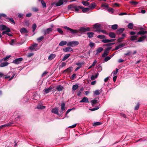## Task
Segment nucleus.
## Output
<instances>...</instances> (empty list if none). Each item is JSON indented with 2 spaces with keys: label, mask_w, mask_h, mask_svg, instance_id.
<instances>
[{
  "label": "nucleus",
  "mask_w": 147,
  "mask_h": 147,
  "mask_svg": "<svg viewBox=\"0 0 147 147\" xmlns=\"http://www.w3.org/2000/svg\"><path fill=\"white\" fill-rule=\"evenodd\" d=\"M63 27L65 29H66L67 30L69 31V32L73 34L77 33L79 31L81 32H82L84 33L86 32L91 31V30L90 28L88 27H81L80 28V29H79L78 30L72 29L66 26H64Z\"/></svg>",
  "instance_id": "nucleus-1"
},
{
  "label": "nucleus",
  "mask_w": 147,
  "mask_h": 147,
  "mask_svg": "<svg viewBox=\"0 0 147 147\" xmlns=\"http://www.w3.org/2000/svg\"><path fill=\"white\" fill-rule=\"evenodd\" d=\"M80 6L75 5L74 4H71L69 5L68 6V9H72L73 10V9H74L75 11L77 12H79V7Z\"/></svg>",
  "instance_id": "nucleus-2"
},
{
  "label": "nucleus",
  "mask_w": 147,
  "mask_h": 147,
  "mask_svg": "<svg viewBox=\"0 0 147 147\" xmlns=\"http://www.w3.org/2000/svg\"><path fill=\"white\" fill-rule=\"evenodd\" d=\"M79 42L76 41H73L69 42L67 44V45L69 47H74L79 44Z\"/></svg>",
  "instance_id": "nucleus-3"
},
{
  "label": "nucleus",
  "mask_w": 147,
  "mask_h": 147,
  "mask_svg": "<svg viewBox=\"0 0 147 147\" xmlns=\"http://www.w3.org/2000/svg\"><path fill=\"white\" fill-rule=\"evenodd\" d=\"M54 88L53 86H51L49 88H45L43 91L44 94H46L50 92Z\"/></svg>",
  "instance_id": "nucleus-4"
},
{
  "label": "nucleus",
  "mask_w": 147,
  "mask_h": 147,
  "mask_svg": "<svg viewBox=\"0 0 147 147\" xmlns=\"http://www.w3.org/2000/svg\"><path fill=\"white\" fill-rule=\"evenodd\" d=\"M111 47H109L106 49L104 51V53L102 55V57H105L107 56L109 53V51L111 50Z\"/></svg>",
  "instance_id": "nucleus-5"
},
{
  "label": "nucleus",
  "mask_w": 147,
  "mask_h": 147,
  "mask_svg": "<svg viewBox=\"0 0 147 147\" xmlns=\"http://www.w3.org/2000/svg\"><path fill=\"white\" fill-rule=\"evenodd\" d=\"M147 38V35L142 36L139 38L138 40L136 42H140L144 41V40Z\"/></svg>",
  "instance_id": "nucleus-6"
},
{
  "label": "nucleus",
  "mask_w": 147,
  "mask_h": 147,
  "mask_svg": "<svg viewBox=\"0 0 147 147\" xmlns=\"http://www.w3.org/2000/svg\"><path fill=\"white\" fill-rule=\"evenodd\" d=\"M23 59L22 57L16 59L13 61V62L16 64L20 63L21 61H22Z\"/></svg>",
  "instance_id": "nucleus-7"
},
{
  "label": "nucleus",
  "mask_w": 147,
  "mask_h": 147,
  "mask_svg": "<svg viewBox=\"0 0 147 147\" xmlns=\"http://www.w3.org/2000/svg\"><path fill=\"white\" fill-rule=\"evenodd\" d=\"M13 123L12 121H10L9 123L6 124L4 125H2L0 126V129L3 128L8 127L11 126L12 124Z\"/></svg>",
  "instance_id": "nucleus-8"
},
{
  "label": "nucleus",
  "mask_w": 147,
  "mask_h": 147,
  "mask_svg": "<svg viewBox=\"0 0 147 147\" xmlns=\"http://www.w3.org/2000/svg\"><path fill=\"white\" fill-rule=\"evenodd\" d=\"M79 7V9H82V11L84 13H86L88 11L90 10V8H84L81 6H80Z\"/></svg>",
  "instance_id": "nucleus-9"
},
{
  "label": "nucleus",
  "mask_w": 147,
  "mask_h": 147,
  "mask_svg": "<svg viewBox=\"0 0 147 147\" xmlns=\"http://www.w3.org/2000/svg\"><path fill=\"white\" fill-rule=\"evenodd\" d=\"M96 6V5L95 3H92L90 4H89V8H90V9H94Z\"/></svg>",
  "instance_id": "nucleus-10"
},
{
  "label": "nucleus",
  "mask_w": 147,
  "mask_h": 147,
  "mask_svg": "<svg viewBox=\"0 0 147 147\" xmlns=\"http://www.w3.org/2000/svg\"><path fill=\"white\" fill-rule=\"evenodd\" d=\"M63 51L65 52H71L73 51L72 49L70 47H67L63 49Z\"/></svg>",
  "instance_id": "nucleus-11"
},
{
  "label": "nucleus",
  "mask_w": 147,
  "mask_h": 147,
  "mask_svg": "<svg viewBox=\"0 0 147 147\" xmlns=\"http://www.w3.org/2000/svg\"><path fill=\"white\" fill-rule=\"evenodd\" d=\"M61 109L60 113L62 114L63 113V112L65 109V103H63L61 104Z\"/></svg>",
  "instance_id": "nucleus-12"
},
{
  "label": "nucleus",
  "mask_w": 147,
  "mask_h": 147,
  "mask_svg": "<svg viewBox=\"0 0 147 147\" xmlns=\"http://www.w3.org/2000/svg\"><path fill=\"white\" fill-rule=\"evenodd\" d=\"M125 29V28H121L116 31V33L118 34H120L123 32Z\"/></svg>",
  "instance_id": "nucleus-13"
},
{
  "label": "nucleus",
  "mask_w": 147,
  "mask_h": 147,
  "mask_svg": "<svg viewBox=\"0 0 147 147\" xmlns=\"http://www.w3.org/2000/svg\"><path fill=\"white\" fill-rule=\"evenodd\" d=\"M146 33H147V31H140L137 33V35H140L142 36Z\"/></svg>",
  "instance_id": "nucleus-14"
},
{
  "label": "nucleus",
  "mask_w": 147,
  "mask_h": 147,
  "mask_svg": "<svg viewBox=\"0 0 147 147\" xmlns=\"http://www.w3.org/2000/svg\"><path fill=\"white\" fill-rule=\"evenodd\" d=\"M20 32L22 34L27 33H28V31L24 28H23L20 29Z\"/></svg>",
  "instance_id": "nucleus-15"
},
{
  "label": "nucleus",
  "mask_w": 147,
  "mask_h": 147,
  "mask_svg": "<svg viewBox=\"0 0 147 147\" xmlns=\"http://www.w3.org/2000/svg\"><path fill=\"white\" fill-rule=\"evenodd\" d=\"M88 98L86 97H84L80 101V102H88Z\"/></svg>",
  "instance_id": "nucleus-16"
},
{
  "label": "nucleus",
  "mask_w": 147,
  "mask_h": 147,
  "mask_svg": "<svg viewBox=\"0 0 147 147\" xmlns=\"http://www.w3.org/2000/svg\"><path fill=\"white\" fill-rule=\"evenodd\" d=\"M58 109L57 108H55L53 109L51 111L52 113H54L57 115H58Z\"/></svg>",
  "instance_id": "nucleus-17"
},
{
  "label": "nucleus",
  "mask_w": 147,
  "mask_h": 147,
  "mask_svg": "<svg viewBox=\"0 0 147 147\" xmlns=\"http://www.w3.org/2000/svg\"><path fill=\"white\" fill-rule=\"evenodd\" d=\"M63 3V0H59L58 2L56 3V6H59L62 5Z\"/></svg>",
  "instance_id": "nucleus-18"
},
{
  "label": "nucleus",
  "mask_w": 147,
  "mask_h": 147,
  "mask_svg": "<svg viewBox=\"0 0 147 147\" xmlns=\"http://www.w3.org/2000/svg\"><path fill=\"white\" fill-rule=\"evenodd\" d=\"M103 49L101 47L98 48L96 50V53L95 55H97L99 53L101 52L102 51H103Z\"/></svg>",
  "instance_id": "nucleus-19"
},
{
  "label": "nucleus",
  "mask_w": 147,
  "mask_h": 147,
  "mask_svg": "<svg viewBox=\"0 0 147 147\" xmlns=\"http://www.w3.org/2000/svg\"><path fill=\"white\" fill-rule=\"evenodd\" d=\"M109 35L111 38H115L116 36L115 34L113 32H110L109 34Z\"/></svg>",
  "instance_id": "nucleus-20"
},
{
  "label": "nucleus",
  "mask_w": 147,
  "mask_h": 147,
  "mask_svg": "<svg viewBox=\"0 0 147 147\" xmlns=\"http://www.w3.org/2000/svg\"><path fill=\"white\" fill-rule=\"evenodd\" d=\"M56 55L55 54H52L50 55L48 57V59L49 60H51L54 58Z\"/></svg>",
  "instance_id": "nucleus-21"
},
{
  "label": "nucleus",
  "mask_w": 147,
  "mask_h": 147,
  "mask_svg": "<svg viewBox=\"0 0 147 147\" xmlns=\"http://www.w3.org/2000/svg\"><path fill=\"white\" fill-rule=\"evenodd\" d=\"M7 28V26L3 24H1L0 25V30H5Z\"/></svg>",
  "instance_id": "nucleus-22"
},
{
  "label": "nucleus",
  "mask_w": 147,
  "mask_h": 147,
  "mask_svg": "<svg viewBox=\"0 0 147 147\" xmlns=\"http://www.w3.org/2000/svg\"><path fill=\"white\" fill-rule=\"evenodd\" d=\"M138 35L131 36L130 37V40L131 41H134L137 39Z\"/></svg>",
  "instance_id": "nucleus-23"
},
{
  "label": "nucleus",
  "mask_w": 147,
  "mask_h": 147,
  "mask_svg": "<svg viewBox=\"0 0 147 147\" xmlns=\"http://www.w3.org/2000/svg\"><path fill=\"white\" fill-rule=\"evenodd\" d=\"M88 37L89 38H91L93 36L94 33L92 32H88L87 33Z\"/></svg>",
  "instance_id": "nucleus-24"
},
{
  "label": "nucleus",
  "mask_w": 147,
  "mask_h": 147,
  "mask_svg": "<svg viewBox=\"0 0 147 147\" xmlns=\"http://www.w3.org/2000/svg\"><path fill=\"white\" fill-rule=\"evenodd\" d=\"M98 75V74L97 73L95 76L92 75L91 77V79L92 80H94L97 78Z\"/></svg>",
  "instance_id": "nucleus-25"
},
{
  "label": "nucleus",
  "mask_w": 147,
  "mask_h": 147,
  "mask_svg": "<svg viewBox=\"0 0 147 147\" xmlns=\"http://www.w3.org/2000/svg\"><path fill=\"white\" fill-rule=\"evenodd\" d=\"M98 101L96 99L92 100L91 101V102L92 103V105L93 106H94V105L95 104L98 103Z\"/></svg>",
  "instance_id": "nucleus-26"
},
{
  "label": "nucleus",
  "mask_w": 147,
  "mask_h": 147,
  "mask_svg": "<svg viewBox=\"0 0 147 147\" xmlns=\"http://www.w3.org/2000/svg\"><path fill=\"white\" fill-rule=\"evenodd\" d=\"M67 42L66 41H62L59 44V45L60 46H64L67 44Z\"/></svg>",
  "instance_id": "nucleus-27"
},
{
  "label": "nucleus",
  "mask_w": 147,
  "mask_h": 147,
  "mask_svg": "<svg viewBox=\"0 0 147 147\" xmlns=\"http://www.w3.org/2000/svg\"><path fill=\"white\" fill-rule=\"evenodd\" d=\"M95 31H97L99 32H102L103 34H108V33L107 32H106L105 30H102L100 29L97 30H96Z\"/></svg>",
  "instance_id": "nucleus-28"
},
{
  "label": "nucleus",
  "mask_w": 147,
  "mask_h": 147,
  "mask_svg": "<svg viewBox=\"0 0 147 147\" xmlns=\"http://www.w3.org/2000/svg\"><path fill=\"white\" fill-rule=\"evenodd\" d=\"M82 3L84 5L86 6H88L89 5V3L87 1H82Z\"/></svg>",
  "instance_id": "nucleus-29"
},
{
  "label": "nucleus",
  "mask_w": 147,
  "mask_h": 147,
  "mask_svg": "<svg viewBox=\"0 0 147 147\" xmlns=\"http://www.w3.org/2000/svg\"><path fill=\"white\" fill-rule=\"evenodd\" d=\"M6 19H8L10 22H11L13 24H15V22L12 18H5Z\"/></svg>",
  "instance_id": "nucleus-30"
},
{
  "label": "nucleus",
  "mask_w": 147,
  "mask_h": 147,
  "mask_svg": "<svg viewBox=\"0 0 147 147\" xmlns=\"http://www.w3.org/2000/svg\"><path fill=\"white\" fill-rule=\"evenodd\" d=\"M79 86L77 84H75L73 85L72 86V89L73 90H77Z\"/></svg>",
  "instance_id": "nucleus-31"
},
{
  "label": "nucleus",
  "mask_w": 147,
  "mask_h": 147,
  "mask_svg": "<svg viewBox=\"0 0 147 147\" xmlns=\"http://www.w3.org/2000/svg\"><path fill=\"white\" fill-rule=\"evenodd\" d=\"M70 54H66L63 59L62 60L64 61L67 58H68L70 56Z\"/></svg>",
  "instance_id": "nucleus-32"
},
{
  "label": "nucleus",
  "mask_w": 147,
  "mask_h": 147,
  "mask_svg": "<svg viewBox=\"0 0 147 147\" xmlns=\"http://www.w3.org/2000/svg\"><path fill=\"white\" fill-rule=\"evenodd\" d=\"M45 107L41 105H38L37 106L36 108L38 109H45Z\"/></svg>",
  "instance_id": "nucleus-33"
},
{
  "label": "nucleus",
  "mask_w": 147,
  "mask_h": 147,
  "mask_svg": "<svg viewBox=\"0 0 147 147\" xmlns=\"http://www.w3.org/2000/svg\"><path fill=\"white\" fill-rule=\"evenodd\" d=\"M128 28L132 29L133 28V24L132 23H129L127 25Z\"/></svg>",
  "instance_id": "nucleus-34"
},
{
  "label": "nucleus",
  "mask_w": 147,
  "mask_h": 147,
  "mask_svg": "<svg viewBox=\"0 0 147 147\" xmlns=\"http://www.w3.org/2000/svg\"><path fill=\"white\" fill-rule=\"evenodd\" d=\"M118 27V25L117 24H114L112 25L111 26V28L114 30L117 29Z\"/></svg>",
  "instance_id": "nucleus-35"
},
{
  "label": "nucleus",
  "mask_w": 147,
  "mask_h": 147,
  "mask_svg": "<svg viewBox=\"0 0 147 147\" xmlns=\"http://www.w3.org/2000/svg\"><path fill=\"white\" fill-rule=\"evenodd\" d=\"M41 2L42 6L43 8H45L46 7V3L43 0H41Z\"/></svg>",
  "instance_id": "nucleus-36"
},
{
  "label": "nucleus",
  "mask_w": 147,
  "mask_h": 147,
  "mask_svg": "<svg viewBox=\"0 0 147 147\" xmlns=\"http://www.w3.org/2000/svg\"><path fill=\"white\" fill-rule=\"evenodd\" d=\"M53 29L51 28H47L46 31V32L47 34H49L50 32H51L52 31Z\"/></svg>",
  "instance_id": "nucleus-37"
},
{
  "label": "nucleus",
  "mask_w": 147,
  "mask_h": 147,
  "mask_svg": "<svg viewBox=\"0 0 147 147\" xmlns=\"http://www.w3.org/2000/svg\"><path fill=\"white\" fill-rule=\"evenodd\" d=\"M57 31L61 35H63V31L60 28H57Z\"/></svg>",
  "instance_id": "nucleus-38"
},
{
  "label": "nucleus",
  "mask_w": 147,
  "mask_h": 147,
  "mask_svg": "<svg viewBox=\"0 0 147 147\" xmlns=\"http://www.w3.org/2000/svg\"><path fill=\"white\" fill-rule=\"evenodd\" d=\"M73 69V68L72 67H71L68 68L66 70H65V71L67 72L68 73H69Z\"/></svg>",
  "instance_id": "nucleus-39"
},
{
  "label": "nucleus",
  "mask_w": 147,
  "mask_h": 147,
  "mask_svg": "<svg viewBox=\"0 0 147 147\" xmlns=\"http://www.w3.org/2000/svg\"><path fill=\"white\" fill-rule=\"evenodd\" d=\"M105 37V35H99L97 36V38L100 39H104Z\"/></svg>",
  "instance_id": "nucleus-40"
},
{
  "label": "nucleus",
  "mask_w": 147,
  "mask_h": 147,
  "mask_svg": "<svg viewBox=\"0 0 147 147\" xmlns=\"http://www.w3.org/2000/svg\"><path fill=\"white\" fill-rule=\"evenodd\" d=\"M63 88V87L61 86H57L56 88L57 90L59 91H61Z\"/></svg>",
  "instance_id": "nucleus-41"
},
{
  "label": "nucleus",
  "mask_w": 147,
  "mask_h": 147,
  "mask_svg": "<svg viewBox=\"0 0 147 147\" xmlns=\"http://www.w3.org/2000/svg\"><path fill=\"white\" fill-rule=\"evenodd\" d=\"M102 6L107 9L109 7L108 4L106 3H103L102 4Z\"/></svg>",
  "instance_id": "nucleus-42"
},
{
  "label": "nucleus",
  "mask_w": 147,
  "mask_h": 147,
  "mask_svg": "<svg viewBox=\"0 0 147 147\" xmlns=\"http://www.w3.org/2000/svg\"><path fill=\"white\" fill-rule=\"evenodd\" d=\"M111 57H109V56L105 58V59H104L103 61H104L105 62L109 60V59H110Z\"/></svg>",
  "instance_id": "nucleus-43"
},
{
  "label": "nucleus",
  "mask_w": 147,
  "mask_h": 147,
  "mask_svg": "<svg viewBox=\"0 0 147 147\" xmlns=\"http://www.w3.org/2000/svg\"><path fill=\"white\" fill-rule=\"evenodd\" d=\"M102 42L104 43H108L109 42V39H105L102 40Z\"/></svg>",
  "instance_id": "nucleus-44"
},
{
  "label": "nucleus",
  "mask_w": 147,
  "mask_h": 147,
  "mask_svg": "<svg viewBox=\"0 0 147 147\" xmlns=\"http://www.w3.org/2000/svg\"><path fill=\"white\" fill-rule=\"evenodd\" d=\"M94 92V94L96 95H99L100 94L99 91L98 90H96Z\"/></svg>",
  "instance_id": "nucleus-45"
},
{
  "label": "nucleus",
  "mask_w": 147,
  "mask_h": 147,
  "mask_svg": "<svg viewBox=\"0 0 147 147\" xmlns=\"http://www.w3.org/2000/svg\"><path fill=\"white\" fill-rule=\"evenodd\" d=\"M129 3H130L132 4L133 5H136L137 4H138V2L136 1H130L129 2Z\"/></svg>",
  "instance_id": "nucleus-46"
},
{
  "label": "nucleus",
  "mask_w": 147,
  "mask_h": 147,
  "mask_svg": "<svg viewBox=\"0 0 147 147\" xmlns=\"http://www.w3.org/2000/svg\"><path fill=\"white\" fill-rule=\"evenodd\" d=\"M34 53H31L27 54V57H30L34 55Z\"/></svg>",
  "instance_id": "nucleus-47"
},
{
  "label": "nucleus",
  "mask_w": 147,
  "mask_h": 147,
  "mask_svg": "<svg viewBox=\"0 0 147 147\" xmlns=\"http://www.w3.org/2000/svg\"><path fill=\"white\" fill-rule=\"evenodd\" d=\"M44 38V37L43 36H42L39 37V38H38L37 39V40L39 42L40 41H41L42 40V39H43Z\"/></svg>",
  "instance_id": "nucleus-48"
},
{
  "label": "nucleus",
  "mask_w": 147,
  "mask_h": 147,
  "mask_svg": "<svg viewBox=\"0 0 147 147\" xmlns=\"http://www.w3.org/2000/svg\"><path fill=\"white\" fill-rule=\"evenodd\" d=\"M101 123L99 122H96L94 123L93 124V126H96L97 125H101Z\"/></svg>",
  "instance_id": "nucleus-49"
},
{
  "label": "nucleus",
  "mask_w": 147,
  "mask_h": 147,
  "mask_svg": "<svg viewBox=\"0 0 147 147\" xmlns=\"http://www.w3.org/2000/svg\"><path fill=\"white\" fill-rule=\"evenodd\" d=\"M115 44V43H108L107 44H105L104 45V46H110L112 45H113Z\"/></svg>",
  "instance_id": "nucleus-50"
},
{
  "label": "nucleus",
  "mask_w": 147,
  "mask_h": 147,
  "mask_svg": "<svg viewBox=\"0 0 147 147\" xmlns=\"http://www.w3.org/2000/svg\"><path fill=\"white\" fill-rule=\"evenodd\" d=\"M100 25H99L97 24H96L93 25V28H97L100 27Z\"/></svg>",
  "instance_id": "nucleus-51"
},
{
  "label": "nucleus",
  "mask_w": 147,
  "mask_h": 147,
  "mask_svg": "<svg viewBox=\"0 0 147 147\" xmlns=\"http://www.w3.org/2000/svg\"><path fill=\"white\" fill-rule=\"evenodd\" d=\"M118 70H119L118 69L116 68V71H113L112 72V74H113L114 76H115L117 74L118 71Z\"/></svg>",
  "instance_id": "nucleus-52"
},
{
  "label": "nucleus",
  "mask_w": 147,
  "mask_h": 147,
  "mask_svg": "<svg viewBox=\"0 0 147 147\" xmlns=\"http://www.w3.org/2000/svg\"><path fill=\"white\" fill-rule=\"evenodd\" d=\"M95 45V44L92 42H90L89 45L90 47L91 48H92Z\"/></svg>",
  "instance_id": "nucleus-53"
},
{
  "label": "nucleus",
  "mask_w": 147,
  "mask_h": 147,
  "mask_svg": "<svg viewBox=\"0 0 147 147\" xmlns=\"http://www.w3.org/2000/svg\"><path fill=\"white\" fill-rule=\"evenodd\" d=\"M36 27V24H34L32 25V29L33 31L34 32Z\"/></svg>",
  "instance_id": "nucleus-54"
},
{
  "label": "nucleus",
  "mask_w": 147,
  "mask_h": 147,
  "mask_svg": "<svg viewBox=\"0 0 147 147\" xmlns=\"http://www.w3.org/2000/svg\"><path fill=\"white\" fill-rule=\"evenodd\" d=\"M32 10L34 12H37L38 11V9L36 7H33L32 8Z\"/></svg>",
  "instance_id": "nucleus-55"
},
{
  "label": "nucleus",
  "mask_w": 147,
  "mask_h": 147,
  "mask_svg": "<svg viewBox=\"0 0 147 147\" xmlns=\"http://www.w3.org/2000/svg\"><path fill=\"white\" fill-rule=\"evenodd\" d=\"M100 65H98V66H97V67H98L97 70L98 71H100L102 70V67Z\"/></svg>",
  "instance_id": "nucleus-56"
},
{
  "label": "nucleus",
  "mask_w": 147,
  "mask_h": 147,
  "mask_svg": "<svg viewBox=\"0 0 147 147\" xmlns=\"http://www.w3.org/2000/svg\"><path fill=\"white\" fill-rule=\"evenodd\" d=\"M2 17L6 18L7 17V16L6 14H5L1 13L0 14V19H1Z\"/></svg>",
  "instance_id": "nucleus-57"
},
{
  "label": "nucleus",
  "mask_w": 147,
  "mask_h": 147,
  "mask_svg": "<svg viewBox=\"0 0 147 147\" xmlns=\"http://www.w3.org/2000/svg\"><path fill=\"white\" fill-rule=\"evenodd\" d=\"M108 11L109 12H111L112 13H113V9L112 8H110L109 7L107 9Z\"/></svg>",
  "instance_id": "nucleus-58"
},
{
  "label": "nucleus",
  "mask_w": 147,
  "mask_h": 147,
  "mask_svg": "<svg viewBox=\"0 0 147 147\" xmlns=\"http://www.w3.org/2000/svg\"><path fill=\"white\" fill-rule=\"evenodd\" d=\"M25 25L27 26H29V21L28 20H26L25 21Z\"/></svg>",
  "instance_id": "nucleus-59"
},
{
  "label": "nucleus",
  "mask_w": 147,
  "mask_h": 147,
  "mask_svg": "<svg viewBox=\"0 0 147 147\" xmlns=\"http://www.w3.org/2000/svg\"><path fill=\"white\" fill-rule=\"evenodd\" d=\"M35 48L32 45L29 47V49L30 50L33 51L35 49Z\"/></svg>",
  "instance_id": "nucleus-60"
},
{
  "label": "nucleus",
  "mask_w": 147,
  "mask_h": 147,
  "mask_svg": "<svg viewBox=\"0 0 147 147\" xmlns=\"http://www.w3.org/2000/svg\"><path fill=\"white\" fill-rule=\"evenodd\" d=\"M83 89L82 88H81L79 90V91L77 93V95L78 96H80L81 93L82 91L83 90Z\"/></svg>",
  "instance_id": "nucleus-61"
},
{
  "label": "nucleus",
  "mask_w": 147,
  "mask_h": 147,
  "mask_svg": "<svg viewBox=\"0 0 147 147\" xmlns=\"http://www.w3.org/2000/svg\"><path fill=\"white\" fill-rule=\"evenodd\" d=\"M11 55H9V56H6L5 58H4L3 59V60L4 61H6L10 57H11Z\"/></svg>",
  "instance_id": "nucleus-62"
},
{
  "label": "nucleus",
  "mask_w": 147,
  "mask_h": 147,
  "mask_svg": "<svg viewBox=\"0 0 147 147\" xmlns=\"http://www.w3.org/2000/svg\"><path fill=\"white\" fill-rule=\"evenodd\" d=\"M32 14L31 13H28L26 14V17H30L32 16Z\"/></svg>",
  "instance_id": "nucleus-63"
},
{
  "label": "nucleus",
  "mask_w": 147,
  "mask_h": 147,
  "mask_svg": "<svg viewBox=\"0 0 147 147\" xmlns=\"http://www.w3.org/2000/svg\"><path fill=\"white\" fill-rule=\"evenodd\" d=\"M6 30V31L7 33L8 32H11V30L10 28L7 27V28H6V29L5 30Z\"/></svg>",
  "instance_id": "nucleus-64"
}]
</instances>
